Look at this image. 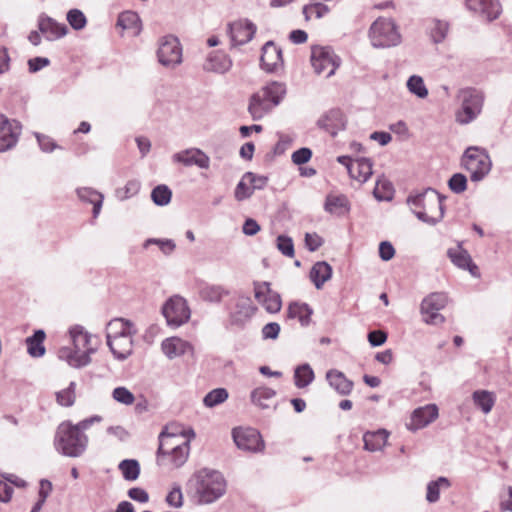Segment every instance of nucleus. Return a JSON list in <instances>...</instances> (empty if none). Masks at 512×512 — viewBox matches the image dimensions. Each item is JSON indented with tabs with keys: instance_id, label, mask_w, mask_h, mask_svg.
I'll return each instance as SVG.
<instances>
[{
	"instance_id": "nucleus-1",
	"label": "nucleus",
	"mask_w": 512,
	"mask_h": 512,
	"mask_svg": "<svg viewBox=\"0 0 512 512\" xmlns=\"http://www.w3.org/2000/svg\"><path fill=\"white\" fill-rule=\"evenodd\" d=\"M445 199L446 196L440 194L436 189L427 187L422 190L411 191L406 203L418 220L435 226L444 218Z\"/></svg>"
},
{
	"instance_id": "nucleus-2",
	"label": "nucleus",
	"mask_w": 512,
	"mask_h": 512,
	"mask_svg": "<svg viewBox=\"0 0 512 512\" xmlns=\"http://www.w3.org/2000/svg\"><path fill=\"white\" fill-rule=\"evenodd\" d=\"M189 486L195 491L200 504H211L226 492V481L220 471L203 468L193 474Z\"/></svg>"
},
{
	"instance_id": "nucleus-3",
	"label": "nucleus",
	"mask_w": 512,
	"mask_h": 512,
	"mask_svg": "<svg viewBox=\"0 0 512 512\" xmlns=\"http://www.w3.org/2000/svg\"><path fill=\"white\" fill-rule=\"evenodd\" d=\"M286 95V85L273 81L253 93L249 98L248 113L259 121L278 106Z\"/></svg>"
},
{
	"instance_id": "nucleus-4",
	"label": "nucleus",
	"mask_w": 512,
	"mask_h": 512,
	"mask_svg": "<svg viewBox=\"0 0 512 512\" xmlns=\"http://www.w3.org/2000/svg\"><path fill=\"white\" fill-rule=\"evenodd\" d=\"M53 445L59 454L77 458L85 453L88 447V436L77 431L71 421H63L56 429Z\"/></svg>"
},
{
	"instance_id": "nucleus-5",
	"label": "nucleus",
	"mask_w": 512,
	"mask_h": 512,
	"mask_svg": "<svg viewBox=\"0 0 512 512\" xmlns=\"http://www.w3.org/2000/svg\"><path fill=\"white\" fill-rule=\"evenodd\" d=\"M461 165L470 172L472 182H480L491 171L492 161L486 149L470 146L462 155Z\"/></svg>"
},
{
	"instance_id": "nucleus-6",
	"label": "nucleus",
	"mask_w": 512,
	"mask_h": 512,
	"mask_svg": "<svg viewBox=\"0 0 512 512\" xmlns=\"http://www.w3.org/2000/svg\"><path fill=\"white\" fill-rule=\"evenodd\" d=\"M461 102V109L456 113V121L466 125L474 121L481 113L484 103V95L473 87L460 89L457 95Z\"/></svg>"
},
{
	"instance_id": "nucleus-7",
	"label": "nucleus",
	"mask_w": 512,
	"mask_h": 512,
	"mask_svg": "<svg viewBox=\"0 0 512 512\" xmlns=\"http://www.w3.org/2000/svg\"><path fill=\"white\" fill-rule=\"evenodd\" d=\"M369 39L375 48H389L401 42V35L392 19L379 17L369 28Z\"/></svg>"
},
{
	"instance_id": "nucleus-8",
	"label": "nucleus",
	"mask_w": 512,
	"mask_h": 512,
	"mask_svg": "<svg viewBox=\"0 0 512 512\" xmlns=\"http://www.w3.org/2000/svg\"><path fill=\"white\" fill-rule=\"evenodd\" d=\"M158 62L166 68H175L182 63V45L179 39L171 34L162 36L158 41Z\"/></svg>"
},
{
	"instance_id": "nucleus-9",
	"label": "nucleus",
	"mask_w": 512,
	"mask_h": 512,
	"mask_svg": "<svg viewBox=\"0 0 512 512\" xmlns=\"http://www.w3.org/2000/svg\"><path fill=\"white\" fill-rule=\"evenodd\" d=\"M311 64L317 74L331 77L340 65V59L330 47L315 46L311 50Z\"/></svg>"
},
{
	"instance_id": "nucleus-10",
	"label": "nucleus",
	"mask_w": 512,
	"mask_h": 512,
	"mask_svg": "<svg viewBox=\"0 0 512 512\" xmlns=\"http://www.w3.org/2000/svg\"><path fill=\"white\" fill-rule=\"evenodd\" d=\"M447 302L448 297L442 292H434L425 297L420 306L424 321L430 325L443 323L445 318L439 311L446 306Z\"/></svg>"
},
{
	"instance_id": "nucleus-11",
	"label": "nucleus",
	"mask_w": 512,
	"mask_h": 512,
	"mask_svg": "<svg viewBox=\"0 0 512 512\" xmlns=\"http://www.w3.org/2000/svg\"><path fill=\"white\" fill-rule=\"evenodd\" d=\"M162 314L169 326L179 327L190 319L191 312L184 298L173 296L163 305Z\"/></svg>"
},
{
	"instance_id": "nucleus-12",
	"label": "nucleus",
	"mask_w": 512,
	"mask_h": 512,
	"mask_svg": "<svg viewBox=\"0 0 512 512\" xmlns=\"http://www.w3.org/2000/svg\"><path fill=\"white\" fill-rule=\"evenodd\" d=\"M232 437L235 445L241 450L258 453L263 452L265 448L261 434L254 428H234Z\"/></svg>"
},
{
	"instance_id": "nucleus-13",
	"label": "nucleus",
	"mask_w": 512,
	"mask_h": 512,
	"mask_svg": "<svg viewBox=\"0 0 512 512\" xmlns=\"http://www.w3.org/2000/svg\"><path fill=\"white\" fill-rule=\"evenodd\" d=\"M254 296L268 313L275 314L281 310V296L271 289L270 282H254Z\"/></svg>"
},
{
	"instance_id": "nucleus-14",
	"label": "nucleus",
	"mask_w": 512,
	"mask_h": 512,
	"mask_svg": "<svg viewBox=\"0 0 512 512\" xmlns=\"http://www.w3.org/2000/svg\"><path fill=\"white\" fill-rule=\"evenodd\" d=\"M257 307L253 305L252 299L246 295H238L235 298L233 308L229 312L230 324L243 327L255 314Z\"/></svg>"
},
{
	"instance_id": "nucleus-15",
	"label": "nucleus",
	"mask_w": 512,
	"mask_h": 512,
	"mask_svg": "<svg viewBox=\"0 0 512 512\" xmlns=\"http://www.w3.org/2000/svg\"><path fill=\"white\" fill-rule=\"evenodd\" d=\"M20 134V123L0 114V152L12 149L17 144Z\"/></svg>"
},
{
	"instance_id": "nucleus-16",
	"label": "nucleus",
	"mask_w": 512,
	"mask_h": 512,
	"mask_svg": "<svg viewBox=\"0 0 512 512\" xmlns=\"http://www.w3.org/2000/svg\"><path fill=\"white\" fill-rule=\"evenodd\" d=\"M316 125L334 138L346 129V119L340 109L333 108L321 115Z\"/></svg>"
},
{
	"instance_id": "nucleus-17",
	"label": "nucleus",
	"mask_w": 512,
	"mask_h": 512,
	"mask_svg": "<svg viewBox=\"0 0 512 512\" xmlns=\"http://www.w3.org/2000/svg\"><path fill=\"white\" fill-rule=\"evenodd\" d=\"M256 30V25L247 19L228 24V34L233 46L244 45L250 42Z\"/></svg>"
},
{
	"instance_id": "nucleus-18",
	"label": "nucleus",
	"mask_w": 512,
	"mask_h": 512,
	"mask_svg": "<svg viewBox=\"0 0 512 512\" xmlns=\"http://www.w3.org/2000/svg\"><path fill=\"white\" fill-rule=\"evenodd\" d=\"M283 64L282 49L273 41H267L262 47L261 68L268 73H273L282 68Z\"/></svg>"
},
{
	"instance_id": "nucleus-19",
	"label": "nucleus",
	"mask_w": 512,
	"mask_h": 512,
	"mask_svg": "<svg viewBox=\"0 0 512 512\" xmlns=\"http://www.w3.org/2000/svg\"><path fill=\"white\" fill-rule=\"evenodd\" d=\"M439 415L438 407L435 404H427L416 408L406 424L410 431H417L432 423Z\"/></svg>"
},
{
	"instance_id": "nucleus-20",
	"label": "nucleus",
	"mask_w": 512,
	"mask_h": 512,
	"mask_svg": "<svg viewBox=\"0 0 512 512\" xmlns=\"http://www.w3.org/2000/svg\"><path fill=\"white\" fill-rule=\"evenodd\" d=\"M37 27L47 41H55L64 37L68 28L64 23H59L52 17L42 13L37 20Z\"/></svg>"
},
{
	"instance_id": "nucleus-21",
	"label": "nucleus",
	"mask_w": 512,
	"mask_h": 512,
	"mask_svg": "<svg viewBox=\"0 0 512 512\" xmlns=\"http://www.w3.org/2000/svg\"><path fill=\"white\" fill-rule=\"evenodd\" d=\"M183 431L175 424L166 425L158 436V449L156 452L157 464H164V456L169 453V449H166L169 442H175V440H182Z\"/></svg>"
},
{
	"instance_id": "nucleus-22",
	"label": "nucleus",
	"mask_w": 512,
	"mask_h": 512,
	"mask_svg": "<svg viewBox=\"0 0 512 512\" xmlns=\"http://www.w3.org/2000/svg\"><path fill=\"white\" fill-rule=\"evenodd\" d=\"M173 161L187 167L195 165L202 169H208L210 166V158L198 148H189L175 153Z\"/></svg>"
},
{
	"instance_id": "nucleus-23",
	"label": "nucleus",
	"mask_w": 512,
	"mask_h": 512,
	"mask_svg": "<svg viewBox=\"0 0 512 512\" xmlns=\"http://www.w3.org/2000/svg\"><path fill=\"white\" fill-rule=\"evenodd\" d=\"M133 336L128 334L113 337L106 335L107 345L117 360L124 361L133 353Z\"/></svg>"
},
{
	"instance_id": "nucleus-24",
	"label": "nucleus",
	"mask_w": 512,
	"mask_h": 512,
	"mask_svg": "<svg viewBox=\"0 0 512 512\" xmlns=\"http://www.w3.org/2000/svg\"><path fill=\"white\" fill-rule=\"evenodd\" d=\"M447 256L456 267L468 270L474 277L479 276L478 266L473 262L468 251L462 247L461 242L458 243L456 248H449Z\"/></svg>"
},
{
	"instance_id": "nucleus-25",
	"label": "nucleus",
	"mask_w": 512,
	"mask_h": 512,
	"mask_svg": "<svg viewBox=\"0 0 512 512\" xmlns=\"http://www.w3.org/2000/svg\"><path fill=\"white\" fill-rule=\"evenodd\" d=\"M232 67V60L225 52L221 50L213 51L208 54L203 69L207 72L224 74Z\"/></svg>"
},
{
	"instance_id": "nucleus-26",
	"label": "nucleus",
	"mask_w": 512,
	"mask_h": 512,
	"mask_svg": "<svg viewBox=\"0 0 512 512\" xmlns=\"http://www.w3.org/2000/svg\"><path fill=\"white\" fill-rule=\"evenodd\" d=\"M95 352L94 348H88L81 354H78L74 348L61 347L58 350V357L66 361L73 368H82L91 362L90 355Z\"/></svg>"
},
{
	"instance_id": "nucleus-27",
	"label": "nucleus",
	"mask_w": 512,
	"mask_h": 512,
	"mask_svg": "<svg viewBox=\"0 0 512 512\" xmlns=\"http://www.w3.org/2000/svg\"><path fill=\"white\" fill-rule=\"evenodd\" d=\"M326 380L329 386L339 395H349L354 387L353 381L349 380L345 374L337 369H330L326 372Z\"/></svg>"
},
{
	"instance_id": "nucleus-28",
	"label": "nucleus",
	"mask_w": 512,
	"mask_h": 512,
	"mask_svg": "<svg viewBox=\"0 0 512 512\" xmlns=\"http://www.w3.org/2000/svg\"><path fill=\"white\" fill-rule=\"evenodd\" d=\"M190 453V442L189 440L181 441L180 444H175L169 450V453L164 456V465L167 463L171 464L174 468H180L188 460Z\"/></svg>"
},
{
	"instance_id": "nucleus-29",
	"label": "nucleus",
	"mask_w": 512,
	"mask_h": 512,
	"mask_svg": "<svg viewBox=\"0 0 512 512\" xmlns=\"http://www.w3.org/2000/svg\"><path fill=\"white\" fill-rule=\"evenodd\" d=\"M197 292L199 297L209 303H220L222 298L229 295V291L221 285L208 284L200 282L197 285Z\"/></svg>"
},
{
	"instance_id": "nucleus-30",
	"label": "nucleus",
	"mask_w": 512,
	"mask_h": 512,
	"mask_svg": "<svg viewBox=\"0 0 512 512\" xmlns=\"http://www.w3.org/2000/svg\"><path fill=\"white\" fill-rule=\"evenodd\" d=\"M373 163L371 159L366 157H361L356 159L353 162V165L348 167V173L351 178L359 181L360 183H365L373 174Z\"/></svg>"
},
{
	"instance_id": "nucleus-31",
	"label": "nucleus",
	"mask_w": 512,
	"mask_h": 512,
	"mask_svg": "<svg viewBox=\"0 0 512 512\" xmlns=\"http://www.w3.org/2000/svg\"><path fill=\"white\" fill-rule=\"evenodd\" d=\"M45 338L46 334L42 329L35 330L31 336L26 338L25 343L27 346V353L30 357L41 358L45 355Z\"/></svg>"
},
{
	"instance_id": "nucleus-32",
	"label": "nucleus",
	"mask_w": 512,
	"mask_h": 512,
	"mask_svg": "<svg viewBox=\"0 0 512 512\" xmlns=\"http://www.w3.org/2000/svg\"><path fill=\"white\" fill-rule=\"evenodd\" d=\"M77 196L83 202H87L93 205V217L97 218L100 214L104 196L100 192L96 191L91 187H82L76 190Z\"/></svg>"
},
{
	"instance_id": "nucleus-33",
	"label": "nucleus",
	"mask_w": 512,
	"mask_h": 512,
	"mask_svg": "<svg viewBox=\"0 0 512 512\" xmlns=\"http://www.w3.org/2000/svg\"><path fill=\"white\" fill-rule=\"evenodd\" d=\"M312 314V308L307 303L301 302L290 303L286 313L288 319H298L303 327L309 325Z\"/></svg>"
},
{
	"instance_id": "nucleus-34",
	"label": "nucleus",
	"mask_w": 512,
	"mask_h": 512,
	"mask_svg": "<svg viewBox=\"0 0 512 512\" xmlns=\"http://www.w3.org/2000/svg\"><path fill=\"white\" fill-rule=\"evenodd\" d=\"M389 433L385 429L367 431L363 435L364 449L370 452L381 450L388 439Z\"/></svg>"
},
{
	"instance_id": "nucleus-35",
	"label": "nucleus",
	"mask_w": 512,
	"mask_h": 512,
	"mask_svg": "<svg viewBox=\"0 0 512 512\" xmlns=\"http://www.w3.org/2000/svg\"><path fill=\"white\" fill-rule=\"evenodd\" d=\"M332 267L325 261L316 262L309 273L310 280L317 289H321L326 281L332 277Z\"/></svg>"
},
{
	"instance_id": "nucleus-36",
	"label": "nucleus",
	"mask_w": 512,
	"mask_h": 512,
	"mask_svg": "<svg viewBox=\"0 0 512 512\" xmlns=\"http://www.w3.org/2000/svg\"><path fill=\"white\" fill-rule=\"evenodd\" d=\"M189 348L190 344L178 337L166 338L161 343V349L169 359L183 355Z\"/></svg>"
},
{
	"instance_id": "nucleus-37",
	"label": "nucleus",
	"mask_w": 512,
	"mask_h": 512,
	"mask_svg": "<svg viewBox=\"0 0 512 512\" xmlns=\"http://www.w3.org/2000/svg\"><path fill=\"white\" fill-rule=\"evenodd\" d=\"M137 329L133 322L123 318H115L108 322L106 335H136Z\"/></svg>"
},
{
	"instance_id": "nucleus-38",
	"label": "nucleus",
	"mask_w": 512,
	"mask_h": 512,
	"mask_svg": "<svg viewBox=\"0 0 512 512\" xmlns=\"http://www.w3.org/2000/svg\"><path fill=\"white\" fill-rule=\"evenodd\" d=\"M276 396V391L266 386H260L253 389L250 393L251 402L260 409H268L269 401Z\"/></svg>"
},
{
	"instance_id": "nucleus-39",
	"label": "nucleus",
	"mask_w": 512,
	"mask_h": 512,
	"mask_svg": "<svg viewBox=\"0 0 512 512\" xmlns=\"http://www.w3.org/2000/svg\"><path fill=\"white\" fill-rule=\"evenodd\" d=\"M69 334L73 343V348L78 354H81L89 347L91 336L84 331V328L80 325H75L70 328Z\"/></svg>"
},
{
	"instance_id": "nucleus-40",
	"label": "nucleus",
	"mask_w": 512,
	"mask_h": 512,
	"mask_svg": "<svg viewBox=\"0 0 512 512\" xmlns=\"http://www.w3.org/2000/svg\"><path fill=\"white\" fill-rule=\"evenodd\" d=\"M315 379V374L308 363L298 365L294 369V384L297 388L302 389L310 385Z\"/></svg>"
},
{
	"instance_id": "nucleus-41",
	"label": "nucleus",
	"mask_w": 512,
	"mask_h": 512,
	"mask_svg": "<svg viewBox=\"0 0 512 512\" xmlns=\"http://www.w3.org/2000/svg\"><path fill=\"white\" fill-rule=\"evenodd\" d=\"M472 400L477 408L484 414H488L492 410L496 399L494 393L490 391L476 390L472 393Z\"/></svg>"
},
{
	"instance_id": "nucleus-42",
	"label": "nucleus",
	"mask_w": 512,
	"mask_h": 512,
	"mask_svg": "<svg viewBox=\"0 0 512 512\" xmlns=\"http://www.w3.org/2000/svg\"><path fill=\"white\" fill-rule=\"evenodd\" d=\"M324 208L329 213L343 214L350 209L349 201L345 195H328Z\"/></svg>"
},
{
	"instance_id": "nucleus-43",
	"label": "nucleus",
	"mask_w": 512,
	"mask_h": 512,
	"mask_svg": "<svg viewBox=\"0 0 512 512\" xmlns=\"http://www.w3.org/2000/svg\"><path fill=\"white\" fill-rule=\"evenodd\" d=\"M451 486L450 480L447 477L440 476L436 480L430 481L427 484L426 500L429 503H435L440 498V489L449 488Z\"/></svg>"
},
{
	"instance_id": "nucleus-44",
	"label": "nucleus",
	"mask_w": 512,
	"mask_h": 512,
	"mask_svg": "<svg viewBox=\"0 0 512 512\" xmlns=\"http://www.w3.org/2000/svg\"><path fill=\"white\" fill-rule=\"evenodd\" d=\"M118 469L126 481L132 482L139 478L140 464L136 459L122 460L118 465Z\"/></svg>"
},
{
	"instance_id": "nucleus-45",
	"label": "nucleus",
	"mask_w": 512,
	"mask_h": 512,
	"mask_svg": "<svg viewBox=\"0 0 512 512\" xmlns=\"http://www.w3.org/2000/svg\"><path fill=\"white\" fill-rule=\"evenodd\" d=\"M502 12V6L499 0H485L482 1V5L476 14L481 15L487 21H493L497 19Z\"/></svg>"
},
{
	"instance_id": "nucleus-46",
	"label": "nucleus",
	"mask_w": 512,
	"mask_h": 512,
	"mask_svg": "<svg viewBox=\"0 0 512 512\" xmlns=\"http://www.w3.org/2000/svg\"><path fill=\"white\" fill-rule=\"evenodd\" d=\"M449 24L446 21L434 19L429 27L430 38L433 43H442L448 33Z\"/></svg>"
},
{
	"instance_id": "nucleus-47",
	"label": "nucleus",
	"mask_w": 512,
	"mask_h": 512,
	"mask_svg": "<svg viewBox=\"0 0 512 512\" xmlns=\"http://www.w3.org/2000/svg\"><path fill=\"white\" fill-rule=\"evenodd\" d=\"M171 198L172 191L167 185L160 184L152 189L151 199L157 206H166L170 203Z\"/></svg>"
},
{
	"instance_id": "nucleus-48",
	"label": "nucleus",
	"mask_w": 512,
	"mask_h": 512,
	"mask_svg": "<svg viewBox=\"0 0 512 512\" xmlns=\"http://www.w3.org/2000/svg\"><path fill=\"white\" fill-rule=\"evenodd\" d=\"M229 397V393L225 388H215L208 392L204 399L203 403L208 408H213L223 402H225Z\"/></svg>"
},
{
	"instance_id": "nucleus-49",
	"label": "nucleus",
	"mask_w": 512,
	"mask_h": 512,
	"mask_svg": "<svg viewBox=\"0 0 512 512\" xmlns=\"http://www.w3.org/2000/svg\"><path fill=\"white\" fill-rule=\"evenodd\" d=\"M117 25L123 29L140 30V18L137 13L132 11L122 12L117 19Z\"/></svg>"
},
{
	"instance_id": "nucleus-50",
	"label": "nucleus",
	"mask_w": 512,
	"mask_h": 512,
	"mask_svg": "<svg viewBox=\"0 0 512 512\" xmlns=\"http://www.w3.org/2000/svg\"><path fill=\"white\" fill-rule=\"evenodd\" d=\"M407 88L410 93L416 95L418 98H426L428 89L426 88L423 78L418 75H412L407 80Z\"/></svg>"
},
{
	"instance_id": "nucleus-51",
	"label": "nucleus",
	"mask_w": 512,
	"mask_h": 512,
	"mask_svg": "<svg viewBox=\"0 0 512 512\" xmlns=\"http://www.w3.org/2000/svg\"><path fill=\"white\" fill-rule=\"evenodd\" d=\"M76 383L70 382L68 387L56 392V401L60 406L70 407L75 402Z\"/></svg>"
},
{
	"instance_id": "nucleus-52",
	"label": "nucleus",
	"mask_w": 512,
	"mask_h": 512,
	"mask_svg": "<svg viewBox=\"0 0 512 512\" xmlns=\"http://www.w3.org/2000/svg\"><path fill=\"white\" fill-rule=\"evenodd\" d=\"M393 192L392 184L389 181L378 180L373 195L379 201H390L393 198Z\"/></svg>"
},
{
	"instance_id": "nucleus-53",
	"label": "nucleus",
	"mask_w": 512,
	"mask_h": 512,
	"mask_svg": "<svg viewBox=\"0 0 512 512\" xmlns=\"http://www.w3.org/2000/svg\"><path fill=\"white\" fill-rule=\"evenodd\" d=\"M66 19H67L69 25L74 30H81L87 24V19H86L85 14L77 8L70 9L67 12Z\"/></svg>"
},
{
	"instance_id": "nucleus-54",
	"label": "nucleus",
	"mask_w": 512,
	"mask_h": 512,
	"mask_svg": "<svg viewBox=\"0 0 512 512\" xmlns=\"http://www.w3.org/2000/svg\"><path fill=\"white\" fill-rule=\"evenodd\" d=\"M277 249L286 257L292 258L295 255L294 243L291 237L281 234L276 239Z\"/></svg>"
},
{
	"instance_id": "nucleus-55",
	"label": "nucleus",
	"mask_w": 512,
	"mask_h": 512,
	"mask_svg": "<svg viewBox=\"0 0 512 512\" xmlns=\"http://www.w3.org/2000/svg\"><path fill=\"white\" fill-rule=\"evenodd\" d=\"M34 136L37 140L40 150L44 153H52L56 149H61V147L48 135L35 132Z\"/></svg>"
},
{
	"instance_id": "nucleus-56",
	"label": "nucleus",
	"mask_w": 512,
	"mask_h": 512,
	"mask_svg": "<svg viewBox=\"0 0 512 512\" xmlns=\"http://www.w3.org/2000/svg\"><path fill=\"white\" fill-rule=\"evenodd\" d=\"M448 187L455 194L464 192L467 189V177L462 173L453 174L448 180Z\"/></svg>"
},
{
	"instance_id": "nucleus-57",
	"label": "nucleus",
	"mask_w": 512,
	"mask_h": 512,
	"mask_svg": "<svg viewBox=\"0 0 512 512\" xmlns=\"http://www.w3.org/2000/svg\"><path fill=\"white\" fill-rule=\"evenodd\" d=\"M253 189L251 185L249 186L248 179H245V174L242 176L241 180L236 185L234 191V197L237 201H244L250 198L253 194Z\"/></svg>"
},
{
	"instance_id": "nucleus-58",
	"label": "nucleus",
	"mask_w": 512,
	"mask_h": 512,
	"mask_svg": "<svg viewBox=\"0 0 512 512\" xmlns=\"http://www.w3.org/2000/svg\"><path fill=\"white\" fill-rule=\"evenodd\" d=\"M112 397L115 401L124 405H131L135 401L133 393L123 386L116 387L112 392Z\"/></svg>"
},
{
	"instance_id": "nucleus-59",
	"label": "nucleus",
	"mask_w": 512,
	"mask_h": 512,
	"mask_svg": "<svg viewBox=\"0 0 512 512\" xmlns=\"http://www.w3.org/2000/svg\"><path fill=\"white\" fill-rule=\"evenodd\" d=\"M151 244L158 245L160 250L166 255L171 254L176 247L174 241L171 239H156V238L147 239L144 243V247H148Z\"/></svg>"
},
{
	"instance_id": "nucleus-60",
	"label": "nucleus",
	"mask_w": 512,
	"mask_h": 512,
	"mask_svg": "<svg viewBox=\"0 0 512 512\" xmlns=\"http://www.w3.org/2000/svg\"><path fill=\"white\" fill-rule=\"evenodd\" d=\"M166 502L169 506L180 508L183 505V494L181 487L175 484L166 496Z\"/></svg>"
},
{
	"instance_id": "nucleus-61",
	"label": "nucleus",
	"mask_w": 512,
	"mask_h": 512,
	"mask_svg": "<svg viewBox=\"0 0 512 512\" xmlns=\"http://www.w3.org/2000/svg\"><path fill=\"white\" fill-rule=\"evenodd\" d=\"M140 188L141 184L138 180H129L123 189L117 191V194L121 200H125L136 195Z\"/></svg>"
},
{
	"instance_id": "nucleus-62",
	"label": "nucleus",
	"mask_w": 512,
	"mask_h": 512,
	"mask_svg": "<svg viewBox=\"0 0 512 512\" xmlns=\"http://www.w3.org/2000/svg\"><path fill=\"white\" fill-rule=\"evenodd\" d=\"M312 150L308 147H302L292 153L291 160L295 165H304L312 158Z\"/></svg>"
},
{
	"instance_id": "nucleus-63",
	"label": "nucleus",
	"mask_w": 512,
	"mask_h": 512,
	"mask_svg": "<svg viewBox=\"0 0 512 512\" xmlns=\"http://www.w3.org/2000/svg\"><path fill=\"white\" fill-rule=\"evenodd\" d=\"M245 179H248L249 184L251 185V188L253 189V192L255 190H261L265 188V186L268 183V177L264 175H257L253 172H246L245 173Z\"/></svg>"
},
{
	"instance_id": "nucleus-64",
	"label": "nucleus",
	"mask_w": 512,
	"mask_h": 512,
	"mask_svg": "<svg viewBox=\"0 0 512 512\" xmlns=\"http://www.w3.org/2000/svg\"><path fill=\"white\" fill-rule=\"evenodd\" d=\"M305 247L310 251L314 252L318 250L323 245V239L317 233H306L305 238Z\"/></svg>"
}]
</instances>
